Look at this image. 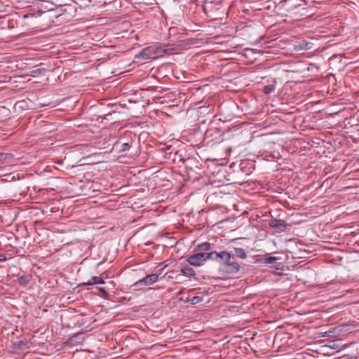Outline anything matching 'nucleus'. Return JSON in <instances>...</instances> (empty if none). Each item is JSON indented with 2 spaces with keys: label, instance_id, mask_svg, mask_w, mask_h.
Listing matches in <instances>:
<instances>
[{
  "label": "nucleus",
  "instance_id": "f257e3e1",
  "mask_svg": "<svg viewBox=\"0 0 359 359\" xmlns=\"http://www.w3.org/2000/svg\"><path fill=\"white\" fill-rule=\"evenodd\" d=\"M166 53V49L161 46H150L144 48L139 55H136L137 58L142 60H154L163 56Z\"/></svg>",
  "mask_w": 359,
  "mask_h": 359
},
{
  "label": "nucleus",
  "instance_id": "f03ea898",
  "mask_svg": "<svg viewBox=\"0 0 359 359\" xmlns=\"http://www.w3.org/2000/svg\"><path fill=\"white\" fill-rule=\"evenodd\" d=\"M209 259V252H196L187 257V262L194 266H201Z\"/></svg>",
  "mask_w": 359,
  "mask_h": 359
},
{
  "label": "nucleus",
  "instance_id": "7ed1b4c3",
  "mask_svg": "<svg viewBox=\"0 0 359 359\" xmlns=\"http://www.w3.org/2000/svg\"><path fill=\"white\" fill-rule=\"evenodd\" d=\"M241 269L238 262L234 260L231 256L228 261L225 262L222 266H220V270L224 273L229 274L236 273Z\"/></svg>",
  "mask_w": 359,
  "mask_h": 359
},
{
  "label": "nucleus",
  "instance_id": "20e7f679",
  "mask_svg": "<svg viewBox=\"0 0 359 359\" xmlns=\"http://www.w3.org/2000/svg\"><path fill=\"white\" fill-rule=\"evenodd\" d=\"M230 257V252L225 250L219 252L217 251H211L209 252V259L217 262L220 264V266H222V264H224L225 262L228 261Z\"/></svg>",
  "mask_w": 359,
  "mask_h": 359
},
{
  "label": "nucleus",
  "instance_id": "39448f33",
  "mask_svg": "<svg viewBox=\"0 0 359 359\" xmlns=\"http://www.w3.org/2000/svg\"><path fill=\"white\" fill-rule=\"evenodd\" d=\"M158 276L156 273H151L150 275H148L143 278L139 280L136 283L135 285L137 286H142V285H150L153 283H156L158 280Z\"/></svg>",
  "mask_w": 359,
  "mask_h": 359
},
{
  "label": "nucleus",
  "instance_id": "423d86ee",
  "mask_svg": "<svg viewBox=\"0 0 359 359\" xmlns=\"http://www.w3.org/2000/svg\"><path fill=\"white\" fill-rule=\"evenodd\" d=\"M269 226L278 231H283L286 228V223L283 219H272L269 222Z\"/></svg>",
  "mask_w": 359,
  "mask_h": 359
},
{
  "label": "nucleus",
  "instance_id": "0eeeda50",
  "mask_svg": "<svg viewBox=\"0 0 359 359\" xmlns=\"http://www.w3.org/2000/svg\"><path fill=\"white\" fill-rule=\"evenodd\" d=\"M313 47V43L310 41H302L294 45V49L297 51L304 50H311Z\"/></svg>",
  "mask_w": 359,
  "mask_h": 359
},
{
  "label": "nucleus",
  "instance_id": "6e6552de",
  "mask_svg": "<svg viewBox=\"0 0 359 359\" xmlns=\"http://www.w3.org/2000/svg\"><path fill=\"white\" fill-rule=\"evenodd\" d=\"M230 254L233 259H235V257L245 259L247 257V254L245 250L241 248H235Z\"/></svg>",
  "mask_w": 359,
  "mask_h": 359
},
{
  "label": "nucleus",
  "instance_id": "1a4fd4ad",
  "mask_svg": "<svg viewBox=\"0 0 359 359\" xmlns=\"http://www.w3.org/2000/svg\"><path fill=\"white\" fill-rule=\"evenodd\" d=\"M104 281L103 278L100 276H93L88 282L83 283L81 285H100L104 284Z\"/></svg>",
  "mask_w": 359,
  "mask_h": 359
},
{
  "label": "nucleus",
  "instance_id": "9d476101",
  "mask_svg": "<svg viewBox=\"0 0 359 359\" xmlns=\"http://www.w3.org/2000/svg\"><path fill=\"white\" fill-rule=\"evenodd\" d=\"M299 1V0H287L284 3V7L287 11L292 10V8H299L301 6Z\"/></svg>",
  "mask_w": 359,
  "mask_h": 359
},
{
  "label": "nucleus",
  "instance_id": "9b49d317",
  "mask_svg": "<svg viewBox=\"0 0 359 359\" xmlns=\"http://www.w3.org/2000/svg\"><path fill=\"white\" fill-rule=\"evenodd\" d=\"M211 250V244L208 242H204L196 246V250L198 252H208Z\"/></svg>",
  "mask_w": 359,
  "mask_h": 359
},
{
  "label": "nucleus",
  "instance_id": "f8f14e48",
  "mask_svg": "<svg viewBox=\"0 0 359 359\" xmlns=\"http://www.w3.org/2000/svg\"><path fill=\"white\" fill-rule=\"evenodd\" d=\"M181 273L186 276H194L196 275L195 271L191 267H183L181 269Z\"/></svg>",
  "mask_w": 359,
  "mask_h": 359
},
{
  "label": "nucleus",
  "instance_id": "ddd939ff",
  "mask_svg": "<svg viewBox=\"0 0 359 359\" xmlns=\"http://www.w3.org/2000/svg\"><path fill=\"white\" fill-rule=\"evenodd\" d=\"M275 85H267L264 87L263 91L265 94H270L275 90Z\"/></svg>",
  "mask_w": 359,
  "mask_h": 359
},
{
  "label": "nucleus",
  "instance_id": "4468645a",
  "mask_svg": "<svg viewBox=\"0 0 359 359\" xmlns=\"http://www.w3.org/2000/svg\"><path fill=\"white\" fill-rule=\"evenodd\" d=\"M29 282V278L26 276H22L17 279V283L20 285H25Z\"/></svg>",
  "mask_w": 359,
  "mask_h": 359
},
{
  "label": "nucleus",
  "instance_id": "2eb2a0df",
  "mask_svg": "<svg viewBox=\"0 0 359 359\" xmlns=\"http://www.w3.org/2000/svg\"><path fill=\"white\" fill-rule=\"evenodd\" d=\"M277 257H272V256H270V257H267L264 259V262L265 264H274L276 263V262L277 261Z\"/></svg>",
  "mask_w": 359,
  "mask_h": 359
},
{
  "label": "nucleus",
  "instance_id": "dca6fc26",
  "mask_svg": "<svg viewBox=\"0 0 359 359\" xmlns=\"http://www.w3.org/2000/svg\"><path fill=\"white\" fill-rule=\"evenodd\" d=\"M326 346L332 349H337L339 348V346L334 341H330L327 344H326Z\"/></svg>",
  "mask_w": 359,
  "mask_h": 359
},
{
  "label": "nucleus",
  "instance_id": "f3484780",
  "mask_svg": "<svg viewBox=\"0 0 359 359\" xmlns=\"http://www.w3.org/2000/svg\"><path fill=\"white\" fill-rule=\"evenodd\" d=\"M130 148V144L129 143H123L121 146L120 151L124 152L128 151Z\"/></svg>",
  "mask_w": 359,
  "mask_h": 359
},
{
  "label": "nucleus",
  "instance_id": "a211bd4d",
  "mask_svg": "<svg viewBox=\"0 0 359 359\" xmlns=\"http://www.w3.org/2000/svg\"><path fill=\"white\" fill-rule=\"evenodd\" d=\"M201 300V298L200 297H194L191 301L193 304H196L199 302Z\"/></svg>",
  "mask_w": 359,
  "mask_h": 359
},
{
  "label": "nucleus",
  "instance_id": "6ab92c4d",
  "mask_svg": "<svg viewBox=\"0 0 359 359\" xmlns=\"http://www.w3.org/2000/svg\"><path fill=\"white\" fill-rule=\"evenodd\" d=\"M98 290L100 292H101L102 293H103L104 295H107V292H106L104 288H103V287H98Z\"/></svg>",
  "mask_w": 359,
  "mask_h": 359
},
{
  "label": "nucleus",
  "instance_id": "aec40b11",
  "mask_svg": "<svg viewBox=\"0 0 359 359\" xmlns=\"http://www.w3.org/2000/svg\"><path fill=\"white\" fill-rule=\"evenodd\" d=\"M332 333V331H327L323 333V334L322 335L323 337H329L330 336V334Z\"/></svg>",
  "mask_w": 359,
  "mask_h": 359
},
{
  "label": "nucleus",
  "instance_id": "412c9836",
  "mask_svg": "<svg viewBox=\"0 0 359 359\" xmlns=\"http://www.w3.org/2000/svg\"><path fill=\"white\" fill-rule=\"evenodd\" d=\"M23 103H24L23 101H20V102H18V104H23Z\"/></svg>",
  "mask_w": 359,
  "mask_h": 359
}]
</instances>
